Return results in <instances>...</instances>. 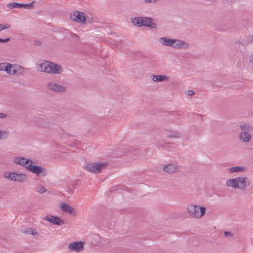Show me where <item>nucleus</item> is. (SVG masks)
<instances>
[{
  "mask_svg": "<svg viewBox=\"0 0 253 253\" xmlns=\"http://www.w3.org/2000/svg\"><path fill=\"white\" fill-rule=\"evenodd\" d=\"M12 162L14 165L25 168L28 171L38 176H45L47 173L45 168L36 165V162L31 159L16 156L13 158Z\"/></svg>",
  "mask_w": 253,
  "mask_h": 253,
  "instance_id": "nucleus-1",
  "label": "nucleus"
},
{
  "mask_svg": "<svg viewBox=\"0 0 253 253\" xmlns=\"http://www.w3.org/2000/svg\"><path fill=\"white\" fill-rule=\"evenodd\" d=\"M37 70L48 74L60 75L64 71L60 65L47 60H41L36 64Z\"/></svg>",
  "mask_w": 253,
  "mask_h": 253,
  "instance_id": "nucleus-2",
  "label": "nucleus"
},
{
  "mask_svg": "<svg viewBox=\"0 0 253 253\" xmlns=\"http://www.w3.org/2000/svg\"><path fill=\"white\" fill-rule=\"evenodd\" d=\"M251 184V181L246 176H239L230 178L226 181V186L235 189L243 191Z\"/></svg>",
  "mask_w": 253,
  "mask_h": 253,
  "instance_id": "nucleus-3",
  "label": "nucleus"
},
{
  "mask_svg": "<svg viewBox=\"0 0 253 253\" xmlns=\"http://www.w3.org/2000/svg\"><path fill=\"white\" fill-rule=\"evenodd\" d=\"M2 176L9 181L20 183H25L28 180V176L23 172L4 171Z\"/></svg>",
  "mask_w": 253,
  "mask_h": 253,
  "instance_id": "nucleus-4",
  "label": "nucleus"
},
{
  "mask_svg": "<svg viewBox=\"0 0 253 253\" xmlns=\"http://www.w3.org/2000/svg\"><path fill=\"white\" fill-rule=\"evenodd\" d=\"M239 129L241 130L238 133L239 140L244 143L250 142L252 139L251 132L253 129V126L249 124H245L240 125Z\"/></svg>",
  "mask_w": 253,
  "mask_h": 253,
  "instance_id": "nucleus-5",
  "label": "nucleus"
},
{
  "mask_svg": "<svg viewBox=\"0 0 253 253\" xmlns=\"http://www.w3.org/2000/svg\"><path fill=\"white\" fill-rule=\"evenodd\" d=\"M186 210L192 218L200 219L205 214L206 208L197 205L189 204L187 206Z\"/></svg>",
  "mask_w": 253,
  "mask_h": 253,
  "instance_id": "nucleus-6",
  "label": "nucleus"
},
{
  "mask_svg": "<svg viewBox=\"0 0 253 253\" xmlns=\"http://www.w3.org/2000/svg\"><path fill=\"white\" fill-rule=\"evenodd\" d=\"M26 69L18 64H11L7 62L3 71L9 76H19L23 75L26 72Z\"/></svg>",
  "mask_w": 253,
  "mask_h": 253,
  "instance_id": "nucleus-7",
  "label": "nucleus"
},
{
  "mask_svg": "<svg viewBox=\"0 0 253 253\" xmlns=\"http://www.w3.org/2000/svg\"><path fill=\"white\" fill-rule=\"evenodd\" d=\"M109 166L106 162L88 163L84 166L85 170L93 173H98L105 169Z\"/></svg>",
  "mask_w": 253,
  "mask_h": 253,
  "instance_id": "nucleus-8",
  "label": "nucleus"
},
{
  "mask_svg": "<svg viewBox=\"0 0 253 253\" xmlns=\"http://www.w3.org/2000/svg\"><path fill=\"white\" fill-rule=\"evenodd\" d=\"M47 89L58 93H64L67 91V87L55 81H50L46 84Z\"/></svg>",
  "mask_w": 253,
  "mask_h": 253,
  "instance_id": "nucleus-9",
  "label": "nucleus"
},
{
  "mask_svg": "<svg viewBox=\"0 0 253 253\" xmlns=\"http://www.w3.org/2000/svg\"><path fill=\"white\" fill-rule=\"evenodd\" d=\"M85 242L82 241H75L70 243L68 246V249L71 252L80 253L84 249Z\"/></svg>",
  "mask_w": 253,
  "mask_h": 253,
  "instance_id": "nucleus-10",
  "label": "nucleus"
},
{
  "mask_svg": "<svg viewBox=\"0 0 253 253\" xmlns=\"http://www.w3.org/2000/svg\"><path fill=\"white\" fill-rule=\"evenodd\" d=\"M132 24L137 27H152V20L150 18L145 17H137L131 18Z\"/></svg>",
  "mask_w": 253,
  "mask_h": 253,
  "instance_id": "nucleus-11",
  "label": "nucleus"
},
{
  "mask_svg": "<svg viewBox=\"0 0 253 253\" xmlns=\"http://www.w3.org/2000/svg\"><path fill=\"white\" fill-rule=\"evenodd\" d=\"M59 207L63 212L71 214L73 216H75L77 215L78 211L77 210L64 202H61L60 203Z\"/></svg>",
  "mask_w": 253,
  "mask_h": 253,
  "instance_id": "nucleus-12",
  "label": "nucleus"
},
{
  "mask_svg": "<svg viewBox=\"0 0 253 253\" xmlns=\"http://www.w3.org/2000/svg\"><path fill=\"white\" fill-rule=\"evenodd\" d=\"M72 20L79 23L84 24L86 22V16L84 13L80 11H75L70 15Z\"/></svg>",
  "mask_w": 253,
  "mask_h": 253,
  "instance_id": "nucleus-13",
  "label": "nucleus"
},
{
  "mask_svg": "<svg viewBox=\"0 0 253 253\" xmlns=\"http://www.w3.org/2000/svg\"><path fill=\"white\" fill-rule=\"evenodd\" d=\"M43 220L49 222L53 225L57 226H62L65 224V222L58 217L54 216L51 214H47L42 218Z\"/></svg>",
  "mask_w": 253,
  "mask_h": 253,
  "instance_id": "nucleus-14",
  "label": "nucleus"
},
{
  "mask_svg": "<svg viewBox=\"0 0 253 253\" xmlns=\"http://www.w3.org/2000/svg\"><path fill=\"white\" fill-rule=\"evenodd\" d=\"M36 123L38 126L43 128H50L52 126V123L48 119L39 117L37 118Z\"/></svg>",
  "mask_w": 253,
  "mask_h": 253,
  "instance_id": "nucleus-15",
  "label": "nucleus"
},
{
  "mask_svg": "<svg viewBox=\"0 0 253 253\" xmlns=\"http://www.w3.org/2000/svg\"><path fill=\"white\" fill-rule=\"evenodd\" d=\"M171 47L175 49H187L189 47V45L182 40L173 39Z\"/></svg>",
  "mask_w": 253,
  "mask_h": 253,
  "instance_id": "nucleus-16",
  "label": "nucleus"
},
{
  "mask_svg": "<svg viewBox=\"0 0 253 253\" xmlns=\"http://www.w3.org/2000/svg\"><path fill=\"white\" fill-rule=\"evenodd\" d=\"M163 170L167 173L172 174L179 170V167L176 164H170L165 166Z\"/></svg>",
  "mask_w": 253,
  "mask_h": 253,
  "instance_id": "nucleus-17",
  "label": "nucleus"
},
{
  "mask_svg": "<svg viewBox=\"0 0 253 253\" xmlns=\"http://www.w3.org/2000/svg\"><path fill=\"white\" fill-rule=\"evenodd\" d=\"M247 171V168L244 166H235L228 169V172L230 174L234 173H244Z\"/></svg>",
  "mask_w": 253,
  "mask_h": 253,
  "instance_id": "nucleus-18",
  "label": "nucleus"
},
{
  "mask_svg": "<svg viewBox=\"0 0 253 253\" xmlns=\"http://www.w3.org/2000/svg\"><path fill=\"white\" fill-rule=\"evenodd\" d=\"M169 77L165 75H152L151 76V79L155 82H160L169 80Z\"/></svg>",
  "mask_w": 253,
  "mask_h": 253,
  "instance_id": "nucleus-19",
  "label": "nucleus"
},
{
  "mask_svg": "<svg viewBox=\"0 0 253 253\" xmlns=\"http://www.w3.org/2000/svg\"><path fill=\"white\" fill-rule=\"evenodd\" d=\"M172 39L166 37H161L159 38V41L163 45L171 47Z\"/></svg>",
  "mask_w": 253,
  "mask_h": 253,
  "instance_id": "nucleus-20",
  "label": "nucleus"
},
{
  "mask_svg": "<svg viewBox=\"0 0 253 253\" xmlns=\"http://www.w3.org/2000/svg\"><path fill=\"white\" fill-rule=\"evenodd\" d=\"M9 134L8 130L0 128V140L7 139L9 137Z\"/></svg>",
  "mask_w": 253,
  "mask_h": 253,
  "instance_id": "nucleus-21",
  "label": "nucleus"
},
{
  "mask_svg": "<svg viewBox=\"0 0 253 253\" xmlns=\"http://www.w3.org/2000/svg\"><path fill=\"white\" fill-rule=\"evenodd\" d=\"M36 191L40 194H43L47 191V189L42 185L39 184L36 187Z\"/></svg>",
  "mask_w": 253,
  "mask_h": 253,
  "instance_id": "nucleus-22",
  "label": "nucleus"
},
{
  "mask_svg": "<svg viewBox=\"0 0 253 253\" xmlns=\"http://www.w3.org/2000/svg\"><path fill=\"white\" fill-rule=\"evenodd\" d=\"M25 233L28 235H32L33 236H36L38 235V233L37 230L35 229H33L31 228H28L25 229Z\"/></svg>",
  "mask_w": 253,
  "mask_h": 253,
  "instance_id": "nucleus-23",
  "label": "nucleus"
},
{
  "mask_svg": "<svg viewBox=\"0 0 253 253\" xmlns=\"http://www.w3.org/2000/svg\"><path fill=\"white\" fill-rule=\"evenodd\" d=\"M35 1H33L32 2L27 4H23L22 8L26 9H33L34 8Z\"/></svg>",
  "mask_w": 253,
  "mask_h": 253,
  "instance_id": "nucleus-24",
  "label": "nucleus"
},
{
  "mask_svg": "<svg viewBox=\"0 0 253 253\" xmlns=\"http://www.w3.org/2000/svg\"><path fill=\"white\" fill-rule=\"evenodd\" d=\"M168 136L170 138H178L182 136V134L180 132H173L170 134H168Z\"/></svg>",
  "mask_w": 253,
  "mask_h": 253,
  "instance_id": "nucleus-25",
  "label": "nucleus"
},
{
  "mask_svg": "<svg viewBox=\"0 0 253 253\" xmlns=\"http://www.w3.org/2000/svg\"><path fill=\"white\" fill-rule=\"evenodd\" d=\"M11 25L8 23L0 24V32L10 28Z\"/></svg>",
  "mask_w": 253,
  "mask_h": 253,
  "instance_id": "nucleus-26",
  "label": "nucleus"
},
{
  "mask_svg": "<svg viewBox=\"0 0 253 253\" xmlns=\"http://www.w3.org/2000/svg\"><path fill=\"white\" fill-rule=\"evenodd\" d=\"M113 44H114L115 47L117 49H120L122 47V42H121V41H114Z\"/></svg>",
  "mask_w": 253,
  "mask_h": 253,
  "instance_id": "nucleus-27",
  "label": "nucleus"
},
{
  "mask_svg": "<svg viewBox=\"0 0 253 253\" xmlns=\"http://www.w3.org/2000/svg\"><path fill=\"white\" fill-rule=\"evenodd\" d=\"M16 4H17V2H10L9 3H8L7 4V7L8 8H10V9H12V8H16Z\"/></svg>",
  "mask_w": 253,
  "mask_h": 253,
  "instance_id": "nucleus-28",
  "label": "nucleus"
},
{
  "mask_svg": "<svg viewBox=\"0 0 253 253\" xmlns=\"http://www.w3.org/2000/svg\"><path fill=\"white\" fill-rule=\"evenodd\" d=\"M128 152V149L126 148H123L121 152L117 154L118 156H120L123 155L124 154H126Z\"/></svg>",
  "mask_w": 253,
  "mask_h": 253,
  "instance_id": "nucleus-29",
  "label": "nucleus"
},
{
  "mask_svg": "<svg viewBox=\"0 0 253 253\" xmlns=\"http://www.w3.org/2000/svg\"><path fill=\"white\" fill-rule=\"evenodd\" d=\"M224 235L225 237H227L229 238H233V234L230 232L225 231L224 233Z\"/></svg>",
  "mask_w": 253,
  "mask_h": 253,
  "instance_id": "nucleus-30",
  "label": "nucleus"
},
{
  "mask_svg": "<svg viewBox=\"0 0 253 253\" xmlns=\"http://www.w3.org/2000/svg\"><path fill=\"white\" fill-rule=\"evenodd\" d=\"M185 93L188 96H192L194 94L195 92L192 90H188L186 91Z\"/></svg>",
  "mask_w": 253,
  "mask_h": 253,
  "instance_id": "nucleus-31",
  "label": "nucleus"
},
{
  "mask_svg": "<svg viewBox=\"0 0 253 253\" xmlns=\"http://www.w3.org/2000/svg\"><path fill=\"white\" fill-rule=\"evenodd\" d=\"M6 63L5 62L0 63V71H3Z\"/></svg>",
  "mask_w": 253,
  "mask_h": 253,
  "instance_id": "nucleus-32",
  "label": "nucleus"
},
{
  "mask_svg": "<svg viewBox=\"0 0 253 253\" xmlns=\"http://www.w3.org/2000/svg\"><path fill=\"white\" fill-rule=\"evenodd\" d=\"M249 62L253 66V53L249 57Z\"/></svg>",
  "mask_w": 253,
  "mask_h": 253,
  "instance_id": "nucleus-33",
  "label": "nucleus"
},
{
  "mask_svg": "<svg viewBox=\"0 0 253 253\" xmlns=\"http://www.w3.org/2000/svg\"><path fill=\"white\" fill-rule=\"evenodd\" d=\"M9 41H10L9 38H7L5 39H2L0 38V42L6 43V42H8Z\"/></svg>",
  "mask_w": 253,
  "mask_h": 253,
  "instance_id": "nucleus-34",
  "label": "nucleus"
},
{
  "mask_svg": "<svg viewBox=\"0 0 253 253\" xmlns=\"http://www.w3.org/2000/svg\"><path fill=\"white\" fill-rule=\"evenodd\" d=\"M7 118V115L3 113H0V119H5Z\"/></svg>",
  "mask_w": 253,
  "mask_h": 253,
  "instance_id": "nucleus-35",
  "label": "nucleus"
},
{
  "mask_svg": "<svg viewBox=\"0 0 253 253\" xmlns=\"http://www.w3.org/2000/svg\"><path fill=\"white\" fill-rule=\"evenodd\" d=\"M156 1H157V0H144V2L147 3H153Z\"/></svg>",
  "mask_w": 253,
  "mask_h": 253,
  "instance_id": "nucleus-36",
  "label": "nucleus"
},
{
  "mask_svg": "<svg viewBox=\"0 0 253 253\" xmlns=\"http://www.w3.org/2000/svg\"><path fill=\"white\" fill-rule=\"evenodd\" d=\"M22 5H23V3H17L16 8H22Z\"/></svg>",
  "mask_w": 253,
  "mask_h": 253,
  "instance_id": "nucleus-37",
  "label": "nucleus"
}]
</instances>
